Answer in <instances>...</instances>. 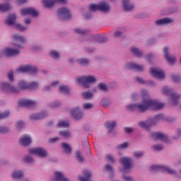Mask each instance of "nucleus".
Instances as JSON below:
<instances>
[{"label":"nucleus","mask_w":181,"mask_h":181,"mask_svg":"<svg viewBox=\"0 0 181 181\" xmlns=\"http://www.w3.org/2000/svg\"><path fill=\"white\" fill-rule=\"evenodd\" d=\"M106 170H109V172H112V167L110 165H106L105 166Z\"/></svg>","instance_id":"nucleus-58"},{"label":"nucleus","mask_w":181,"mask_h":181,"mask_svg":"<svg viewBox=\"0 0 181 181\" xmlns=\"http://www.w3.org/2000/svg\"><path fill=\"white\" fill-rule=\"evenodd\" d=\"M163 94H165V95H170V97L173 100V105H176L177 104L178 100H179V98H180V95L176 94V93H175V92H172V90L166 86L163 88Z\"/></svg>","instance_id":"nucleus-7"},{"label":"nucleus","mask_w":181,"mask_h":181,"mask_svg":"<svg viewBox=\"0 0 181 181\" xmlns=\"http://www.w3.org/2000/svg\"><path fill=\"white\" fill-rule=\"evenodd\" d=\"M16 28L21 32H23V30H26V27H23V25H21V24L16 25Z\"/></svg>","instance_id":"nucleus-45"},{"label":"nucleus","mask_w":181,"mask_h":181,"mask_svg":"<svg viewBox=\"0 0 181 181\" xmlns=\"http://www.w3.org/2000/svg\"><path fill=\"white\" fill-rule=\"evenodd\" d=\"M56 141H59L58 137H54V138H52V139H49V142H56Z\"/></svg>","instance_id":"nucleus-62"},{"label":"nucleus","mask_w":181,"mask_h":181,"mask_svg":"<svg viewBox=\"0 0 181 181\" xmlns=\"http://www.w3.org/2000/svg\"><path fill=\"white\" fill-rule=\"evenodd\" d=\"M10 9H12V6H11V4L8 3L0 4V12H6L8 11H10Z\"/></svg>","instance_id":"nucleus-26"},{"label":"nucleus","mask_w":181,"mask_h":181,"mask_svg":"<svg viewBox=\"0 0 181 181\" xmlns=\"http://www.w3.org/2000/svg\"><path fill=\"white\" fill-rule=\"evenodd\" d=\"M9 131V128L8 127H0V134H5V132H8Z\"/></svg>","instance_id":"nucleus-50"},{"label":"nucleus","mask_w":181,"mask_h":181,"mask_svg":"<svg viewBox=\"0 0 181 181\" xmlns=\"http://www.w3.org/2000/svg\"><path fill=\"white\" fill-rule=\"evenodd\" d=\"M172 20L169 18H165L156 21V25H168L171 23Z\"/></svg>","instance_id":"nucleus-24"},{"label":"nucleus","mask_w":181,"mask_h":181,"mask_svg":"<svg viewBox=\"0 0 181 181\" xmlns=\"http://www.w3.org/2000/svg\"><path fill=\"white\" fill-rule=\"evenodd\" d=\"M8 78L10 81H12L13 80V71H10L8 74Z\"/></svg>","instance_id":"nucleus-55"},{"label":"nucleus","mask_w":181,"mask_h":181,"mask_svg":"<svg viewBox=\"0 0 181 181\" xmlns=\"http://www.w3.org/2000/svg\"><path fill=\"white\" fill-rule=\"evenodd\" d=\"M42 4L45 8H52L54 4H66V0H42Z\"/></svg>","instance_id":"nucleus-12"},{"label":"nucleus","mask_w":181,"mask_h":181,"mask_svg":"<svg viewBox=\"0 0 181 181\" xmlns=\"http://www.w3.org/2000/svg\"><path fill=\"white\" fill-rule=\"evenodd\" d=\"M24 160L27 163H30L31 162H33V159L32 158V157H29V156L25 157Z\"/></svg>","instance_id":"nucleus-53"},{"label":"nucleus","mask_w":181,"mask_h":181,"mask_svg":"<svg viewBox=\"0 0 181 181\" xmlns=\"http://www.w3.org/2000/svg\"><path fill=\"white\" fill-rule=\"evenodd\" d=\"M122 3L124 11H132V9H134V5L129 4V1L123 0Z\"/></svg>","instance_id":"nucleus-25"},{"label":"nucleus","mask_w":181,"mask_h":181,"mask_svg":"<svg viewBox=\"0 0 181 181\" xmlns=\"http://www.w3.org/2000/svg\"><path fill=\"white\" fill-rule=\"evenodd\" d=\"M74 32L75 33H78V35H86L87 33V30H83L80 28H76Z\"/></svg>","instance_id":"nucleus-41"},{"label":"nucleus","mask_w":181,"mask_h":181,"mask_svg":"<svg viewBox=\"0 0 181 181\" xmlns=\"http://www.w3.org/2000/svg\"><path fill=\"white\" fill-rule=\"evenodd\" d=\"M153 57V55H152V54H149L147 55V59L148 60V62H151V59Z\"/></svg>","instance_id":"nucleus-63"},{"label":"nucleus","mask_w":181,"mask_h":181,"mask_svg":"<svg viewBox=\"0 0 181 181\" xmlns=\"http://www.w3.org/2000/svg\"><path fill=\"white\" fill-rule=\"evenodd\" d=\"M23 127H25V124L23 123V122L22 121L18 122L17 128L18 129H21V128H23Z\"/></svg>","instance_id":"nucleus-52"},{"label":"nucleus","mask_w":181,"mask_h":181,"mask_svg":"<svg viewBox=\"0 0 181 181\" xmlns=\"http://www.w3.org/2000/svg\"><path fill=\"white\" fill-rule=\"evenodd\" d=\"M16 73H37V68L30 65H26L17 69Z\"/></svg>","instance_id":"nucleus-9"},{"label":"nucleus","mask_w":181,"mask_h":181,"mask_svg":"<svg viewBox=\"0 0 181 181\" xmlns=\"http://www.w3.org/2000/svg\"><path fill=\"white\" fill-rule=\"evenodd\" d=\"M21 15L25 16L26 15H32L34 17L38 16L39 12L35 8H28L21 9Z\"/></svg>","instance_id":"nucleus-14"},{"label":"nucleus","mask_w":181,"mask_h":181,"mask_svg":"<svg viewBox=\"0 0 181 181\" xmlns=\"http://www.w3.org/2000/svg\"><path fill=\"white\" fill-rule=\"evenodd\" d=\"M150 74L153 77L158 78L159 80H163V78H165V72L162 70L158 69L157 68H151Z\"/></svg>","instance_id":"nucleus-11"},{"label":"nucleus","mask_w":181,"mask_h":181,"mask_svg":"<svg viewBox=\"0 0 181 181\" xmlns=\"http://www.w3.org/2000/svg\"><path fill=\"white\" fill-rule=\"evenodd\" d=\"M19 142L23 146H28L32 144V139L28 135H24L23 137L20 138Z\"/></svg>","instance_id":"nucleus-19"},{"label":"nucleus","mask_w":181,"mask_h":181,"mask_svg":"<svg viewBox=\"0 0 181 181\" xmlns=\"http://www.w3.org/2000/svg\"><path fill=\"white\" fill-rule=\"evenodd\" d=\"M121 35H122V33L121 32L117 31L115 33L114 36H115V37H119V36H121Z\"/></svg>","instance_id":"nucleus-61"},{"label":"nucleus","mask_w":181,"mask_h":181,"mask_svg":"<svg viewBox=\"0 0 181 181\" xmlns=\"http://www.w3.org/2000/svg\"><path fill=\"white\" fill-rule=\"evenodd\" d=\"M98 87L99 90H101L102 91H104V92L107 91V86H105V84L104 83H99Z\"/></svg>","instance_id":"nucleus-42"},{"label":"nucleus","mask_w":181,"mask_h":181,"mask_svg":"<svg viewBox=\"0 0 181 181\" xmlns=\"http://www.w3.org/2000/svg\"><path fill=\"white\" fill-rule=\"evenodd\" d=\"M59 92L64 93V94H69V93H70V88H68L67 86L63 85L59 86Z\"/></svg>","instance_id":"nucleus-34"},{"label":"nucleus","mask_w":181,"mask_h":181,"mask_svg":"<svg viewBox=\"0 0 181 181\" xmlns=\"http://www.w3.org/2000/svg\"><path fill=\"white\" fill-rule=\"evenodd\" d=\"M79 64L82 66H87L88 64V59H81L78 60Z\"/></svg>","instance_id":"nucleus-40"},{"label":"nucleus","mask_w":181,"mask_h":181,"mask_svg":"<svg viewBox=\"0 0 181 181\" xmlns=\"http://www.w3.org/2000/svg\"><path fill=\"white\" fill-rule=\"evenodd\" d=\"M55 180H57V181H70L68 178L64 177V175L61 172L55 173Z\"/></svg>","instance_id":"nucleus-23"},{"label":"nucleus","mask_w":181,"mask_h":181,"mask_svg":"<svg viewBox=\"0 0 181 181\" xmlns=\"http://www.w3.org/2000/svg\"><path fill=\"white\" fill-rule=\"evenodd\" d=\"M163 118V115H157L153 119H149L146 122H140L139 125L141 127V128H145L146 129H148L150 127L156 125V124H158L159 121H162Z\"/></svg>","instance_id":"nucleus-3"},{"label":"nucleus","mask_w":181,"mask_h":181,"mask_svg":"<svg viewBox=\"0 0 181 181\" xmlns=\"http://www.w3.org/2000/svg\"><path fill=\"white\" fill-rule=\"evenodd\" d=\"M168 52H169V48L168 47L163 48L164 57L167 60L168 63H169V64H175V62H176V57H171L170 55H169Z\"/></svg>","instance_id":"nucleus-16"},{"label":"nucleus","mask_w":181,"mask_h":181,"mask_svg":"<svg viewBox=\"0 0 181 181\" xmlns=\"http://www.w3.org/2000/svg\"><path fill=\"white\" fill-rule=\"evenodd\" d=\"M25 23L26 25H29V23H30V20L29 18H27L25 20Z\"/></svg>","instance_id":"nucleus-64"},{"label":"nucleus","mask_w":181,"mask_h":181,"mask_svg":"<svg viewBox=\"0 0 181 181\" xmlns=\"http://www.w3.org/2000/svg\"><path fill=\"white\" fill-rule=\"evenodd\" d=\"M50 56L53 57V59H59L60 57V54H59V52H57L56 50H52L49 52Z\"/></svg>","instance_id":"nucleus-38"},{"label":"nucleus","mask_w":181,"mask_h":181,"mask_svg":"<svg viewBox=\"0 0 181 181\" xmlns=\"http://www.w3.org/2000/svg\"><path fill=\"white\" fill-rule=\"evenodd\" d=\"M134 158H141V156H144V152L142 151H136L134 153Z\"/></svg>","instance_id":"nucleus-44"},{"label":"nucleus","mask_w":181,"mask_h":181,"mask_svg":"<svg viewBox=\"0 0 181 181\" xmlns=\"http://www.w3.org/2000/svg\"><path fill=\"white\" fill-rule=\"evenodd\" d=\"M71 114L74 119H80L81 118H83V112L80 111L78 107L72 109Z\"/></svg>","instance_id":"nucleus-18"},{"label":"nucleus","mask_w":181,"mask_h":181,"mask_svg":"<svg viewBox=\"0 0 181 181\" xmlns=\"http://www.w3.org/2000/svg\"><path fill=\"white\" fill-rule=\"evenodd\" d=\"M150 170L151 172H167V173H169L170 175L176 173L175 170H172L169 168V167L165 165H152L150 167Z\"/></svg>","instance_id":"nucleus-6"},{"label":"nucleus","mask_w":181,"mask_h":181,"mask_svg":"<svg viewBox=\"0 0 181 181\" xmlns=\"http://www.w3.org/2000/svg\"><path fill=\"white\" fill-rule=\"evenodd\" d=\"M58 84H59V81H56L53 82V83L51 84L50 86H47V87L45 88V90H50V87H54V86H58Z\"/></svg>","instance_id":"nucleus-51"},{"label":"nucleus","mask_w":181,"mask_h":181,"mask_svg":"<svg viewBox=\"0 0 181 181\" xmlns=\"http://www.w3.org/2000/svg\"><path fill=\"white\" fill-rule=\"evenodd\" d=\"M83 110H90V108H93V104L90 103H87L83 104Z\"/></svg>","instance_id":"nucleus-43"},{"label":"nucleus","mask_w":181,"mask_h":181,"mask_svg":"<svg viewBox=\"0 0 181 181\" xmlns=\"http://www.w3.org/2000/svg\"><path fill=\"white\" fill-rule=\"evenodd\" d=\"M120 163L124 167V169L126 170L128 169H131L132 165V159L128 157H123L120 159Z\"/></svg>","instance_id":"nucleus-15"},{"label":"nucleus","mask_w":181,"mask_h":181,"mask_svg":"<svg viewBox=\"0 0 181 181\" xmlns=\"http://www.w3.org/2000/svg\"><path fill=\"white\" fill-rule=\"evenodd\" d=\"M9 115V111H6L3 113H0V119H2V118H6Z\"/></svg>","instance_id":"nucleus-46"},{"label":"nucleus","mask_w":181,"mask_h":181,"mask_svg":"<svg viewBox=\"0 0 181 181\" xmlns=\"http://www.w3.org/2000/svg\"><path fill=\"white\" fill-rule=\"evenodd\" d=\"M141 95L142 103L140 105H130L127 107V109L129 110V111L137 110L140 111V112H144L146 111L148 108H151V110H160L165 107L164 103L149 98V95L146 90H142Z\"/></svg>","instance_id":"nucleus-1"},{"label":"nucleus","mask_w":181,"mask_h":181,"mask_svg":"<svg viewBox=\"0 0 181 181\" xmlns=\"http://www.w3.org/2000/svg\"><path fill=\"white\" fill-rule=\"evenodd\" d=\"M136 80L138 81V83H139L140 84H144V79H142L141 78H136Z\"/></svg>","instance_id":"nucleus-60"},{"label":"nucleus","mask_w":181,"mask_h":181,"mask_svg":"<svg viewBox=\"0 0 181 181\" xmlns=\"http://www.w3.org/2000/svg\"><path fill=\"white\" fill-rule=\"evenodd\" d=\"M13 179H22V177H23V173H22V171H16L13 173L12 175Z\"/></svg>","instance_id":"nucleus-33"},{"label":"nucleus","mask_w":181,"mask_h":181,"mask_svg":"<svg viewBox=\"0 0 181 181\" xmlns=\"http://www.w3.org/2000/svg\"><path fill=\"white\" fill-rule=\"evenodd\" d=\"M28 0H17L18 5H22L23 4H26Z\"/></svg>","instance_id":"nucleus-57"},{"label":"nucleus","mask_w":181,"mask_h":181,"mask_svg":"<svg viewBox=\"0 0 181 181\" xmlns=\"http://www.w3.org/2000/svg\"><path fill=\"white\" fill-rule=\"evenodd\" d=\"M45 117H46V114L39 113V114L32 115L30 117V119H41V118H45Z\"/></svg>","instance_id":"nucleus-29"},{"label":"nucleus","mask_w":181,"mask_h":181,"mask_svg":"<svg viewBox=\"0 0 181 181\" xmlns=\"http://www.w3.org/2000/svg\"><path fill=\"white\" fill-rule=\"evenodd\" d=\"M115 125H117V122H106L105 126L107 128L109 132H111L114 128H115Z\"/></svg>","instance_id":"nucleus-31"},{"label":"nucleus","mask_w":181,"mask_h":181,"mask_svg":"<svg viewBox=\"0 0 181 181\" xmlns=\"http://www.w3.org/2000/svg\"><path fill=\"white\" fill-rule=\"evenodd\" d=\"M4 54H5V56H16L19 54V49L6 48Z\"/></svg>","instance_id":"nucleus-20"},{"label":"nucleus","mask_w":181,"mask_h":181,"mask_svg":"<svg viewBox=\"0 0 181 181\" xmlns=\"http://www.w3.org/2000/svg\"><path fill=\"white\" fill-rule=\"evenodd\" d=\"M59 135L63 138H70V132L68 130L62 131L59 132Z\"/></svg>","instance_id":"nucleus-37"},{"label":"nucleus","mask_w":181,"mask_h":181,"mask_svg":"<svg viewBox=\"0 0 181 181\" xmlns=\"http://www.w3.org/2000/svg\"><path fill=\"white\" fill-rule=\"evenodd\" d=\"M58 16L62 21H69L71 18L70 11L66 8H61L58 10Z\"/></svg>","instance_id":"nucleus-8"},{"label":"nucleus","mask_w":181,"mask_h":181,"mask_svg":"<svg viewBox=\"0 0 181 181\" xmlns=\"http://www.w3.org/2000/svg\"><path fill=\"white\" fill-rule=\"evenodd\" d=\"M132 53H134L137 57H142V52L136 47H132L131 48Z\"/></svg>","instance_id":"nucleus-30"},{"label":"nucleus","mask_w":181,"mask_h":181,"mask_svg":"<svg viewBox=\"0 0 181 181\" xmlns=\"http://www.w3.org/2000/svg\"><path fill=\"white\" fill-rule=\"evenodd\" d=\"M29 153L30 155H36L40 158H45L47 156V152H46V150L42 148H32L29 151Z\"/></svg>","instance_id":"nucleus-10"},{"label":"nucleus","mask_w":181,"mask_h":181,"mask_svg":"<svg viewBox=\"0 0 181 181\" xmlns=\"http://www.w3.org/2000/svg\"><path fill=\"white\" fill-rule=\"evenodd\" d=\"M173 81H175V83H177V81H180L181 77L179 75H173Z\"/></svg>","instance_id":"nucleus-47"},{"label":"nucleus","mask_w":181,"mask_h":181,"mask_svg":"<svg viewBox=\"0 0 181 181\" xmlns=\"http://www.w3.org/2000/svg\"><path fill=\"white\" fill-rule=\"evenodd\" d=\"M18 87L12 86L6 83H1L0 84L1 91L6 94H11L12 93H18L21 92V90H35V88L39 87V84L37 82H33L28 84L25 81H21L18 83Z\"/></svg>","instance_id":"nucleus-2"},{"label":"nucleus","mask_w":181,"mask_h":181,"mask_svg":"<svg viewBox=\"0 0 181 181\" xmlns=\"http://www.w3.org/2000/svg\"><path fill=\"white\" fill-rule=\"evenodd\" d=\"M82 96L85 100H90V98H92L93 94L90 91L83 92L82 93Z\"/></svg>","instance_id":"nucleus-36"},{"label":"nucleus","mask_w":181,"mask_h":181,"mask_svg":"<svg viewBox=\"0 0 181 181\" xmlns=\"http://www.w3.org/2000/svg\"><path fill=\"white\" fill-rule=\"evenodd\" d=\"M128 147V143L124 142L117 146L118 149H125V148Z\"/></svg>","instance_id":"nucleus-49"},{"label":"nucleus","mask_w":181,"mask_h":181,"mask_svg":"<svg viewBox=\"0 0 181 181\" xmlns=\"http://www.w3.org/2000/svg\"><path fill=\"white\" fill-rule=\"evenodd\" d=\"M106 159L108 162H110V163H114V158H112V156L110 155L106 156Z\"/></svg>","instance_id":"nucleus-54"},{"label":"nucleus","mask_w":181,"mask_h":181,"mask_svg":"<svg viewBox=\"0 0 181 181\" xmlns=\"http://www.w3.org/2000/svg\"><path fill=\"white\" fill-rule=\"evenodd\" d=\"M76 159L79 163L83 162V160H84V156H81V153H80V151H76Z\"/></svg>","instance_id":"nucleus-39"},{"label":"nucleus","mask_w":181,"mask_h":181,"mask_svg":"<svg viewBox=\"0 0 181 181\" xmlns=\"http://www.w3.org/2000/svg\"><path fill=\"white\" fill-rule=\"evenodd\" d=\"M62 146L65 153H68V154L71 153V147H70V145L66 143H62Z\"/></svg>","instance_id":"nucleus-32"},{"label":"nucleus","mask_w":181,"mask_h":181,"mask_svg":"<svg viewBox=\"0 0 181 181\" xmlns=\"http://www.w3.org/2000/svg\"><path fill=\"white\" fill-rule=\"evenodd\" d=\"M18 107H27L28 108H33L36 106V103L29 100H21L18 103Z\"/></svg>","instance_id":"nucleus-13"},{"label":"nucleus","mask_w":181,"mask_h":181,"mask_svg":"<svg viewBox=\"0 0 181 181\" xmlns=\"http://www.w3.org/2000/svg\"><path fill=\"white\" fill-rule=\"evenodd\" d=\"M83 175L86 177H83V176L79 177L80 181H91V180H90V177H91V173H90V171L85 170L83 171Z\"/></svg>","instance_id":"nucleus-22"},{"label":"nucleus","mask_w":181,"mask_h":181,"mask_svg":"<svg viewBox=\"0 0 181 181\" xmlns=\"http://www.w3.org/2000/svg\"><path fill=\"white\" fill-rule=\"evenodd\" d=\"M151 136L153 139H159L160 141H163V142H166L168 144V136L160 132H154L151 134Z\"/></svg>","instance_id":"nucleus-17"},{"label":"nucleus","mask_w":181,"mask_h":181,"mask_svg":"<svg viewBox=\"0 0 181 181\" xmlns=\"http://www.w3.org/2000/svg\"><path fill=\"white\" fill-rule=\"evenodd\" d=\"M69 125L68 121H60L58 123L59 128H69Z\"/></svg>","instance_id":"nucleus-35"},{"label":"nucleus","mask_w":181,"mask_h":181,"mask_svg":"<svg viewBox=\"0 0 181 181\" xmlns=\"http://www.w3.org/2000/svg\"><path fill=\"white\" fill-rule=\"evenodd\" d=\"M124 131H125V132H127V134H131V132H132L133 129L131 127H125Z\"/></svg>","instance_id":"nucleus-56"},{"label":"nucleus","mask_w":181,"mask_h":181,"mask_svg":"<svg viewBox=\"0 0 181 181\" xmlns=\"http://www.w3.org/2000/svg\"><path fill=\"white\" fill-rule=\"evenodd\" d=\"M127 68L130 70H135L136 71H142L144 70V66L132 62L127 64Z\"/></svg>","instance_id":"nucleus-21"},{"label":"nucleus","mask_w":181,"mask_h":181,"mask_svg":"<svg viewBox=\"0 0 181 181\" xmlns=\"http://www.w3.org/2000/svg\"><path fill=\"white\" fill-rule=\"evenodd\" d=\"M123 178L126 181H134V180H132V177H131L124 176Z\"/></svg>","instance_id":"nucleus-59"},{"label":"nucleus","mask_w":181,"mask_h":181,"mask_svg":"<svg viewBox=\"0 0 181 181\" xmlns=\"http://www.w3.org/2000/svg\"><path fill=\"white\" fill-rule=\"evenodd\" d=\"M16 21V16L15 14H11L8 16V18L6 21V25H13Z\"/></svg>","instance_id":"nucleus-27"},{"label":"nucleus","mask_w":181,"mask_h":181,"mask_svg":"<svg viewBox=\"0 0 181 181\" xmlns=\"http://www.w3.org/2000/svg\"><path fill=\"white\" fill-rule=\"evenodd\" d=\"M154 151H162V149H163V146H162V145H159V144H157V145H154L153 146Z\"/></svg>","instance_id":"nucleus-48"},{"label":"nucleus","mask_w":181,"mask_h":181,"mask_svg":"<svg viewBox=\"0 0 181 181\" xmlns=\"http://www.w3.org/2000/svg\"><path fill=\"white\" fill-rule=\"evenodd\" d=\"M90 11L95 12V11H101V12H108L110 11V6L105 2L100 3L99 4H91L89 6Z\"/></svg>","instance_id":"nucleus-5"},{"label":"nucleus","mask_w":181,"mask_h":181,"mask_svg":"<svg viewBox=\"0 0 181 181\" xmlns=\"http://www.w3.org/2000/svg\"><path fill=\"white\" fill-rule=\"evenodd\" d=\"M13 39H14L16 42H18V43H25V37L19 34H14L13 35Z\"/></svg>","instance_id":"nucleus-28"},{"label":"nucleus","mask_w":181,"mask_h":181,"mask_svg":"<svg viewBox=\"0 0 181 181\" xmlns=\"http://www.w3.org/2000/svg\"><path fill=\"white\" fill-rule=\"evenodd\" d=\"M95 78L93 76H81L77 78V83L82 84L85 88H88L92 83H95Z\"/></svg>","instance_id":"nucleus-4"}]
</instances>
